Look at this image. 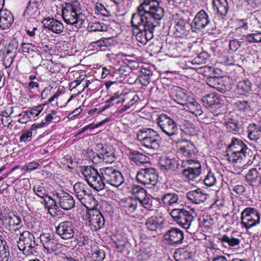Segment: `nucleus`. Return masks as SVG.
I'll return each mask as SVG.
<instances>
[{
	"label": "nucleus",
	"mask_w": 261,
	"mask_h": 261,
	"mask_svg": "<svg viewBox=\"0 0 261 261\" xmlns=\"http://www.w3.org/2000/svg\"><path fill=\"white\" fill-rule=\"evenodd\" d=\"M164 15V9L156 0H144L131 18L133 32L137 40L143 45L153 37L156 27Z\"/></svg>",
	"instance_id": "f257e3e1"
},
{
	"label": "nucleus",
	"mask_w": 261,
	"mask_h": 261,
	"mask_svg": "<svg viewBox=\"0 0 261 261\" xmlns=\"http://www.w3.org/2000/svg\"><path fill=\"white\" fill-rule=\"evenodd\" d=\"M62 16L65 22L77 29L82 27L86 19L77 0H69L62 5Z\"/></svg>",
	"instance_id": "f03ea898"
},
{
	"label": "nucleus",
	"mask_w": 261,
	"mask_h": 261,
	"mask_svg": "<svg viewBox=\"0 0 261 261\" xmlns=\"http://www.w3.org/2000/svg\"><path fill=\"white\" fill-rule=\"evenodd\" d=\"M136 137L141 146L152 153L161 147L162 139L159 133L152 128L143 127L139 129Z\"/></svg>",
	"instance_id": "7ed1b4c3"
},
{
	"label": "nucleus",
	"mask_w": 261,
	"mask_h": 261,
	"mask_svg": "<svg viewBox=\"0 0 261 261\" xmlns=\"http://www.w3.org/2000/svg\"><path fill=\"white\" fill-rule=\"evenodd\" d=\"M170 214L178 225L186 229L189 232H193V223L196 216L193 208L189 207L174 208L171 211Z\"/></svg>",
	"instance_id": "20e7f679"
},
{
	"label": "nucleus",
	"mask_w": 261,
	"mask_h": 261,
	"mask_svg": "<svg viewBox=\"0 0 261 261\" xmlns=\"http://www.w3.org/2000/svg\"><path fill=\"white\" fill-rule=\"evenodd\" d=\"M81 174L88 184L94 190L99 191L105 188V180L97 169L91 166H85L81 168Z\"/></svg>",
	"instance_id": "39448f33"
},
{
	"label": "nucleus",
	"mask_w": 261,
	"mask_h": 261,
	"mask_svg": "<svg viewBox=\"0 0 261 261\" xmlns=\"http://www.w3.org/2000/svg\"><path fill=\"white\" fill-rule=\"evenodd\" d=\"M16 236H18V239L17 240V247L24 254H33L36 252L37 243L32 233L24 230L16 233Z\"/></svg>",
	"instance_id": "423d86ee"
},
{
	"label": "nucleus",
	"mask_w": 261,
	"mask_h": 261,
	"mask_svg": "<svg viewBox=\"0 0 261 261\" xmlns=\"http://www.w3.org/2000/svg\"><path fill=\"white\" fill-rule=\"evenodd\" d=\"M197 152L198 150L193 143L188 141L180 142L178 145V154L182 158L180 160L181 166L185 167L187 163H192L197 161L196 160Z\"/></svg>",
	"instance_id": "0eeeda50"
},
{
	"label": "nucleus",
	"mask_w": 261,
	"mask_h": 261,
	"mask_svg": "<svg viewBox=\"0 0 261 261\" xmlns=\"http://www.w3.org/2000/svg\"><path fill=\"white\" fill-rule=\"evenodd\" d=\"M156 122L162 132L170 138L178 134V126L175 121L166 114H162L156 119Z\"/></svg>",
	"instance_id": "6e6552de"
},
{
	"label": "nucleus",
	"mask_w": 261,
	"mask_h": 261,
	"mask_svg": "<svg viewBox=\"0 0 261 261\" xmlns=\"http://www.w3.org/2000/svg\"><path fill=\"white\" fill-rule=\"evenodd\" d=\"M105 183L118 187L124 182V177L121 173L113 167H105L99 169Z\"/></svg>",
	"instance_id": "1a4fd4ad"
},
{
	"label": "nucleus",
	"mask_w": 261,
	"mask_h": 261,
	"mask_svg": "<svg viewBox=\"0 0 261 261\" xmlns=\"http://www.w3.org/2000/svg\"><path fill=\"white\" fill-rule=\"evenodd\" d=\"M261 215L255 208L247 207L241 214L242 225L246 228L250 229L259 224L260 222Z\"/></svg>",
	"instance_id": "9d476101"
},
{
	"label": "nucleus",
	"mask_w": 261,
	"mask_h": 261,
	"mask_svg": "<svg viewBox=\"0 0 261 261\" xmlns=\"http://www.w3.org/2000/svg\"><path fill=\"white\" fill-rule=\"evenodd\" d=\"M137 181L142 185L150 188L151 186L156 185L158 180L157 171L153 168L141 169L136 175Z\"/></svg>",
	"instance_id": "9b49d317"
},
{
	"label": "nucleus",
	"mask_w": 261,
	"mask_h": 261,
	"mask_svg": "<svg viewBox=\"0 0 261 261\" xmlns=\"http://www.w3.org/2000/svg\"><path fill=\"white\" fill-rule=\"evenodd\" d=\"M54 197H56V202L58 208L60 207L64 210H69L72 208L75 204L73 197L68 193L63 190L55 191Z\"/></svg>",
	"instance_id": "f8f14e48"
},
{
	"label": "nucleus",
	"mask_w": 261,
	"mask_h": 261,
	"mask_svg": "<svg viewBox=\"0 0 261 261\" xmlns=\"http://www.w3.org/2000/svg\"><path fill=\"white\" fill-rule=\"evenodd\" d=\"M75 230L74 224L70 221H65L60 222L56 227L57 234L64 240L73 238Z\"/></svg>",
	"instance_id": "ddd939ff"
},
{
	"label": "nucleus",
	"mask_w": 261,
	"mask_h": 261,
	"mask_svg": "<svg viewBox=\"0 0 261 261\" xmlns=\"http://www.w3.org/2000/svg\"><path fill=\"white\" fill-rule=\"evenodd\" d=\"M208 14L204 10L198 12L191 24V29L194 32H199L206 27L210 23Z\"/></svg>",
	"instance_id": "4468645a"
},
{
	"label": "nucleus",
	"mask_w": 261,
	"mask_h": 261,
	"mask_svg": "<svg viewBox=\"0 0 261 261\" xmlns=\"http://www.w3.org/2000/svg\"><path fill=\"white\" fill-rule=\"evenodd\" d=\"M164 240L170 245H175L182 243L184 232L178 228H171L164 234Z\"/></svg>",
	"instance_id": "2eb2a0df"
},
{
	"label": "nucleus",
	"mask_w": 261,
	"mask_h": 261,
	"mask_svg": "<svg viewBox=\"0 0 261 261\" xmlns=\"http://www.w3.org/2000/svg\"><path fill=\"white\" fill-rule=\"evenodd\" d=\"M40 242L47 253L51 254L56 252L60 244L54 239V234L42 233L40 235Z\"/></svg>",
	"instance_id": "dca6fc26"
},
{
	"label": "nucleus",
	"mask_w": 261,
	"mask_h": 261,
	"mask_svg": "<svg viewBox=\"0 0 261 261\" xmlns=\"http://www.w3.org/2000/svg\"><path fill=\"white\" fill-rule=\"evenodd\" d=\"M182 174L184 177L189 180H194L198 177L201 173V165L198 161L187 163Z\"/></svg>",
	"instance_id": "f3484780"
},
{
	"label": "nucleus",
	"mask_w": 261,
	"mask_h": 261,
	"mask_svg": "<svg viewBox=\"0 0 261 261\" xmlns=\"http://www.w3.org/2000/svg\"><path fill=\"white\" fill-rule=\"evenodd\" d=\"M89 225L94 230L102 228L105 225V218L101 213L96 210H91L88 213Z\"/></svg>",
	"instance_id": "a211bd4d"
},
{
	"label": "nucleus",
	"mask_w": 261,
	"mask_h": 261,
	"mask_svg": "<svg viewBox=\"0 0 261 261\" xmlns=\"http://www.w3.org/2000/svg\"><path fill=\"white\" fill-rule=\"evenodd\" d=\"M170 97L177 103L184 107L191 98L185 89L178 87L171 91Z\"/></svg>",
	"instance_id": "6ab92c4d"
},
{
	"label": "nucleus",
	"mask_w": 261,
	"mask_h": 261,
	"mask_svg": "<svg viewBox=\"0 0 261 261\" xmlns=\"http://www.w3.org/2000/svg\"><path fill=\"white\" fill-rule=\"evenodd\" d=\"M73 189L76 197L81 204L87 207L86 199L91 198L92 196L87 191L86 185L81 182H76L73 186Z\"/></svg>",
	"instance_id": "aec40b11"
},
{
	"label": "nucleus",
	"mask_w": 261,
	"mask_h": 261,
	"mask_svg": "<svg viewBox=\"0 0 261 261\" xmlns=\"http://www.w3.org/2000/svg\"><path fill=\"white\" fill-rule=\"evenodd\" d=\"M120 205L123 211L127 215H130L137 211L138 208V202L136 198L128 197L121 200Z\"/></svg>",
	"instance_id": "412c9836"
},
{
	"label": "nucleus",
	"mask_w": 261,
	"mask_h": 261,
	"mask_svg": "<svg viewBox=\"0 0 261 261\" xmlns=\"http://www.w3.org/2000/svg\"><path fill=\"white\" fill-rule=\"evenodd\" d=\"M178 159L164 157L160 161V165L162 169L166 171H176L180 168H182Z\"/></svg>",
	"instance_id": "4be33fe9"
},
{
	"label": "nucleus",
	"mask_w": 261,
	"mask_h": 261,
	"mask_svg": "<svg viewBox=\"0 0 261 261\" xmlns=\"http://www.w3.org/2000/svg\"><path fill=\"white\" fill-rule=\"evenodd\" d=\"M186 197L191 202L199 204L206 199L207 194L201 189H197L187 192Z\"/></svg>",
	"instance_id": "5701e85b"
},
{
	"label": "nucleus",
	"mask_w": 261,
	"mask_h": 261,
	"mask_svg": "<svg viewBox=\"0 0 261 261\" xmlns=\"http://www.w3.org/2000/svg\"><path fill=\"white\" fill-rule=\"evenodd\" d=\"M247 182L252 186H258L261 184V169L252 168L245 176Z\"/></svg>",
	"instance_id": "b1692460"
},
{
	"label": "nucleus",
	"mask_w": 261,
	"mask_h": 261,
	"mask_svg": "<svg viewBox=\"0 0 261 261\" xmlns=\"http://www.w3.org/2000/svg\"><path fill=\"white\" fill-rule=\"evenodd\" d=\"M44 25L49 31L56 34H60L63 31V23L54 18H46L44 20Z\"/></svg>",
	"instance_id": "393cba45"
},
{
	"label": "nucleus",
	"mask_w": 261,
	"mask_h": 261,
	"mask_svg": "<svg viewBox=\"0 0 261 261\" xmlns=\"http://www.w3.org/2000/svg\"><path fill=\"white\" fill-rule=\"evenodd\" d=\"M252 91L251 83L248 80L239 81L236 86V88L233 91V95L237 97H239L246 93Z\"/></svg>",
	"instance_id": "a878e982"
},
{
	"label": "nucleus",
	"mask_w": 261,
	"mask_h": 261,
	"mask_svg": "<svg viewBox=\"0 0 261 261\" xmlns=\"http://www.w3.org/2000/svg\"><path fill=\"white\" fill-rule=\"evenodd\" d=\"M207 84L210 86L221 93H225L231 88L230 84L224 85L223 80L217 77L210 78L207 81Z\"/></svg>",
	"instance_id": "bb28decb"
},
{
	"label": "nucleus",
	"mask_w": 261,
	"mask_h": 261,
	"mask_svg": "<svg viewBox=\"0 0 261 261\" xmlns=\"http://www.w3.org/2000/svg\"><path fill=\"white\" fill-rule=\"evenodd\" d=\"M165 206H174L179 203V196L175 192L166 193L161 198Z\"/></svg>",
	"instance_id": "cd10ccee"
},
{
	"label": "nucleus",
	"mask_w": 261,
	"mask_h": 261,
	"mask_svg": "<svg viewBox=\"0 0 261 261\" xmlns=\"http://www.w3.org/2000/svg\"><path fill=\"white\" fill-rule=\"evenodd\" d=\"M127 155L130 160L138 165H143L148 162V158L138 151L129 149L127 150Z\"/></svg>",
	"instance_id": "c85d7f7f"
},
{
	"label": "nucleus",
	"mask_w": 261,
	"mask_h": 261,
	"mask_svg": "<svg viewBox=\"0 0 261 261\" xmlns=\"http://www.w3.org/2000/svg\"><path fill=\"white\" fill-rule=\"evenodd\" d=\"M14 18L11 12L5 9L1 11L0 27L3 30L9 29L13 22Z\"/></svg>",
	"instance_id": "c756f323"
},
{
	"label": "nucleus",
	"mask_w": 261,
	"mask_h": 261,
	"mask_svg": "<svg viewBox=\"0 0 261 261\" xmlns=\"http://www.w3.org/2000/svg\"><path fill=\"white\" fill-rule=\"evenodd\" d=\"M8 224V228L10 230H12L16 233L20 232L21 227H22V223L21 218L16 215H9Z\"/></svg>",
	"instance_id": "7c9ffc66"
},
{
	"label": "nucleus",
	"mask_w": 261,
	"mask_h": 261,
	"mask_svg": "<svg viewBox=\"0 0 261 261\" xmlns=\"http://www.w3.org/2000/svg\"><path fill=\"white\" fill-rule=\"evenodd\" d=\"M184 109L196 116H200L203 113L201 106L192 97L185 105Z\"/></svg>",
	"instance_id": "2f4dec72"
},
{
	"label": "nucleus",
	"mask_w": 261,
	"mask_h": 261,
	"mask_svg": "<svg viewBox=\"0 0 261 261\" xmlns=\"http://www.w3.org/2000/svg\"><path fill=\"white\" fill-rule=\"evenodd\" d=\"M213 6L221 16H225L227 14L229 7L226 0H213Z\"/></svg>",
	"instance_id": "473e14b6"
},
{
	"label": "nucleus",
	"mask_w": 261,
	"mask_h": 261,
	"mask_svg": "<svg viewBox=\"0 0 261 261\" xmlns=\"http://www.w3.org/2000/svg\"><path fill=\"white\" fill-rule=\"evenodd\" d=\"M202 101L206 107L213 108L215 106L221 104V99L214 93L207 94L202 98Z\"/></svg>",
	"instance_id": "72a5a7b5"
},
{
	"label": "nucleus",
	"mask_w": 261,
	"mask_h": 261,
	"mask_svg": "<svg viewBox=\"0 0 261 261\" xmlns=\"http://www.w3.org/2000/svg\"><path fill=\"white\" fill-rule=\"evenodd\" d=\"M98 158L103 163L110 164L114 162L115 154L110 148L102 149V151L98 154Z\"/></svg>",
	"instance_id": "f704fd0d"
},
{
	"label": "nucleus",
	"mask_w": 261,
	"mask_h": 261,
	"mask_svg": "<svg viewBox=\"0 0 261 261\" xmlns=\"http://www.w3.org/2000/svg\"><path fill=\"white\" fill-rule=\"evenodd\" d=\"M250 150L247 146L243 142L238 139L232 138L231 143L228 146L227 152L234 151Z\"/></svg>",
	"instance_id": "c9c22d12"
},
{
	"label": "nucleus",
	"mask_w": 261,
	"mask_h": 261,
	"mask_svg": "<svg viewBox=\"0 0 261 261\" xmlns=\"http://www.w3.org/2000/svg\"><path fill=\"white\" fill-rule=\"evenodd\" d=\"M248 137L250 140L256 141L261 137L260 126L252 123L247 128Z\"/></svg>",
	"instance_id": "e433bc0d"
},
{
	"label": "nucleus",
	"mask_w": 261,
	"mask_h": 261,
	"mask_svg": "<svg viewBox=\"0 0 261 261\" xmlns=\"http://www.w3.org/2000/svg\"><path fill=\"white\" fill-rule=\"evenodd\" d=\"M220 242L225 247H236L240 245L241 240L233 237L232 235H223L219 239Z\"/></svg>",
	"instance_id": "4c0bfd02"
},
{
	"label": "nucleus",
	"mask_w": 261,
	"mask_h": 261,
	"mask_svg": "<svg viewBox=\"0 0 261 261\" xmlns=\"http://www.w3.org/2000/svg\"><path fill=\"white\" fill-rule=\"evenodd\" d=\"M162 222H159L158 218L155 216H151L147 219L145 226L150 231H161Z\"/></svg>",
	"instance_id": "58836bf2"
},
{
	"label": "nucleus",
	"mask_w": 261,
	"mask_h": 261,
	"mask_svg": "<svg viewBox=\"0 0 261 261\" xmlns=\"http://www.w3.org/2000/svg\"><path fill=\"white\" fill-rule=\"evenodd\" d=\"M10 256L9 247L3 237H0V261H8Z\"/></svg>",
	"instance_id": "ea45409f"
},
{
	"label": "nucleus",
	"mask_w": 261,
	"mask_h": 261,
	"mask_svg": "<svg viewBox=\"0 0 261 261\" xmlns=\"http://www.w3.org/2000/svg\"><path fill=\"white\" fill-rule=\"evenodd\" d=\"M191 257L190 252L184 248L176 249L173 254V257L176 261H185Z\"/></svg>",
	"instance_id": "a19ab883"
},
{
	"label": "nucleus",
	"mask_w": 261,
	"mask_h": 261,
	"mask_svg": "<svg viewBox=\"0 0 261 261\" xmlns=\"http://www.w3.org/2000/svg\"><path fill=\"white\" fill-rule=\"evenodd\" d=\"M125 99H129V101L119 111V113H122L130 109L132 106L139 100V97L138 95L135 93H129L126 94Z\"/></svg>",
	"instance_id": "79ce46f5"
},
{
	"label": "nucleus",
	"mask_w": 261,
	"mask_h": 261,
	"mask_svg": "<svg viewBox=\"0 0 261 261\" xmlns=\"http://www.w3.org/2000/svg\"><path fill=\"white\" fill-rule=\"evenodd\" d=\"M247 150L227 152L228 159L232 163L240 162L246 156Z\"/></svg>",
	"instance_id": "37998d69"
},
{
	"label": "nucleus",
	"mask_w": 261,
	"mask_h": 261,
	"mask_svg": "<svg viewBox=\"0 0 261 261\" xmlns=\"http://www.w3.org/2000/svg\"><path fill=\"white\" fill-rule=\"evenodd\" d=\"M187 32L185 21L182 20L178 21L174 26V34L175 36L177 37H182L187 35Z\"/></svg>",
	"instance_id": "c03bdc74"
},
{
	"label": "nucleus",
	"mask_w": 261,
	"mask_h": 261,
	"mask_svg": "<svg viewBox=\"0 0 261 261\" xmlns=\"http://www.w3.org/2000/svg\"><path fill=\"white\" fill-rule=\"evenodd\" d=\"M39 4L34 3L32 4V0H30L29 3L24 12V15L26 16L28 15L31 17H35L39 14V10L38 9Z\"/></svg>",
	"instance_id": "a18cd8bd"
},
{
	"label": "nucleus",
	"mask_w": 261,
	"mask_h": 261,
	"mask_svg": "<svg viewBox=\"0 0 261 261\" xmlns=\"http://www.w3.org/2000/svg\"><path fill=\"white\" fill-rule=\"evenodd\" d=\"M141 195H139V198L138 199V202L146 208H149L152 205V200L150 198V195L147 193L146 191L143 193H142Z\"/></svg>",
	"instance_id": "49530a36"
},
{
	"label": "nucleus",
	"mask_w": 261,
	"mask_h": 261,
	"mask_svg": "<svg viewBox=\"0 0 261 261\" xmlns=\"http://www.w3.org/2000/svg\"><path fill=\"white\" fill-rule=\"evenodd\" d=\"M241 39H243L247 43H257L261 42V32H256L244 35Z\"/></svg>",
	"instance_id": "de8ad7c7"
},
{
	"label": "nucleus",
	"mask_w": 261,
	"mask_h": 261,
	"mask_svg": "<svg viewBox=\"0 0 261 261\" xmlns=\"http://www.w3.org/2000/svg\"><path fill=\"white\" fill-rule=\"evenodd\" d=\"M44 204L45 208L49 211L50 209L57 210L58 205L56 202V197L53 198L49 195L46 196L43 199Z\"/></svg>",
	"instance_id": "09e8293b"
},
{
	"label": "nucleus",
	"mask_w": 261,
	"mask_h": 261,
	"mask_svg": "<svg viewBox=\"0 0 261 261\" xmlns=\"http://www.w3.org/2000/svg\"><path fill=\"white\" fill-rule=\"evenodd\" d=\"M88 28L91 32H103L107 30V25L99 21L90 22Z\"/></svg>",
	"instance_id": "8fccbe9b"
},
{
	"label": "nucleus",
	"mask_w": 261,
	"mask_h": 261,
	"mask_svg": "<svg viewBox=\"0 0 261 261\" xmlns=\"http://www.w3.org/2000/svg\"><path fill=\"white\" fill-rule=\"evenodd\" d=\"M225 126L228 131L233 133H239L240 129V125L235 119H230L226 122Z\"/></svg>",
	"instance_id": "3c124183"
},
{
	"label": "nucleus",
	"mask_w": 261,
	"mask_h": 261,
	"mask_svg": "<svg viewBox=\"0 0 261 261\" xmlns=\"http://www.w3.org/2000/svg\"><path fill=\"white\" fill-rule=\"evenodd\" d=\"M45 105V103L40 104L37 106H34L30 109V110H28L32 119H34L35 120L36 118L39 116Z\"/></svg>",
	"instance_id": "603ef678"
},
{
	"label": "nucleus",
	"mask_w": 261,
	"mask_h": 261,
	"mask_svg": "<svg viewBox=\"0 0 261 261\" xmlns=\"http://www.w3.org/2000/svg\"><path fill=\"white\" fill-rule=\"evenodd\" d=\"M33 191L37 196L41 199H43L48 195L47 190L43 187L42 184L34 186Z\"/></svg>",
	"instance_id": "864d4df0"
},
{
	"label": "nucleus",
	"mask_w": 261,
	"mask_h": 261,
	"mask_svg": "<svg viewBox=\"0 0 261 261\" xmlns=\"http://www.w3.org/2000/svg\"><path fill=\"white\" fill-rule=\"evenodd\" d=\"M203 181L204 185L207 187L214 186L217 181L215 174L211 171H209L205 176Z\"/></svg>",
	"instance_id": "5fc2aeb1"
},
{
	"label": "nucleus",
	"mask_w": 261,
	"mask_h": 261,
	"mask_svg": "<svg viewBox=\"0 0 261 261\" xmlns=\"http://www.w3.org/2000/svg\"><path fill=\"white\" fill-rule=\"evenodd\" d=\"M207 57V54L206 52L201 53L192 60L191 63L193 65L204 64L206 63Z\"/></svg>",
	"instance_id": "6e6d98bb"
},
{
	"label": "nucleus",
	"mask_w": 261,
	"mask_h": 261,
	"mask_svg": "<svg viewBox=\"0 0 261 261\" xmlns=\"http://www.w3.org/2000/svg\"><path fill=\"white\" fill-rule=\"evenodd\" d=\"M33 130H25L22 132L19 138L20 142L28 143L30 142L33 137Z\"/></svg>",
	"instance_id": "4d7b16f0"
},
{
	"label": "nucleus",
	"mask_w": 261,
	"mask_h": 261,
	"mask_svg": "<svg viewBox=\"0 0 261 261\" xmlns=\"http://www.w3.org/2000/svg\"><path fill=\"white\" fill-rule=\"evenodd\" d=\"M236 108L238 109L239 111L246 112L247 111H249L250 109V106L249 103L247 101L243 100V101H236L234 103Z\"/></svg>",
	"instance_id": "13d9d810"
},
{
	"label": "nucleus",
	"mask_w": 261,
	"mask_h": 261,
	"mask_svg": "<svg viewBox=\"0 0 261 261\" xmlns=\"http://www.w3.org/2000/svg\"><path fill=\"white\" fill-rule=\"evenodd\" d=\"M117 248L121 251L123 250L128 245V242L126 238L118 236L115 242Z\"/></svg>",
	"instance_id": "bf43d9fd"
},
{
	"label": "nucleus",
	"mask_w": 261,
	"mask_h": 261,
	"mask_svg": "<svg viewBox=\"0 0 261 261\" xmlns=\"http://www.w3.org/2000/svg\"><path fill=\"white\" fill-rule=\"evenodd\" d=\"M18 116L20 117V118L18 120V121L20 123H26L32 120V118H31V116H30L28 111L22 112Z\"/></svg>",
	"instance_id": "052dcab7"
},
{
	"label": "nucleus",
	"mask_w": 261,
	"mask_h": 261,
	"mask_svg": "<svg viewBox=\"0 0 261 261\" xmlns=\"http://www.w3.org/2000/svg\"><path fill=\"white\" fill-rule=\"evenodd\" d=\"M92 257L95 261H103L106 257L105 252L101 249L96 250L92 253Z\"/></svg>",
	"instance_id": "680f3d73"
},
{
	"label": "nucleus",
	"mask_w": 261,
	"mask_h": 261,
	"mask_svg": "<svg viewBox=\"0 0 261 261\" xmlns=\"http://www.w3.org/2000/svg\"><path fill=\"white\" fill-rule=\"evenodd\" d=\"M9 215L0 214V228H8Z\"/></svg>",
	"instance_id": "e2e57ef3"
},
{
	"label": "nucleus",
	"mask_w": 261,
	"mask_h": 261,
	"mask_svg": "<svg viewBox=\"0 0 261 261\" xmlns=\"http://www.w3.org/2000/svg\"><path fill=\"white\" fill-rule=\"evenodd\" d=\"M132 193L135 195V198L137 200L139 198V195L144 193L146 190L139 186H134L132 189Z\"/></svg>",
	"instance_id": "0e129e2a"
},
{
	"label": "nucleus",
	"mask_w": 261,
	"mask_h": 261,
	"mask_svg": "<svg viewBox=\"0 0 261 261\" xmlns=\"http://www.w3.org/2000/svg\"><path fill=\"white\" fill-rule=\"evenodd\" d=\"M202 223L205 228H211L214 224V220L210 216H206L202 218Z\"/></svg>",
	"instance_id": "69168bd1"
},
{
	"label": "nucleus",
	"mask_w": 261,
	"mask_h": 261,
	"mask_svg": "<svg viewBox=\"0 0 261 261\" xmlns=\"http://www.w3.org/2000/svg\"><path fill=\"white\" fill-rule=\"evenodd\" d=\"M241 42L237 39H233L229 41V45L230 50L232 51H236L241 46Z\"/></svg>",
	"instance_id": "338daca9"
},
{
	"label": "nucleus",
	"mask_w": 261,
	"mask_h": 261,
	"mask_svg": "<svg viewBox=\"0 0 261 261\" xmlns=\"http://www.w3.org/2000/svg\"><path fill=\"white\" fill-rule=\"evenodd\" d=\"M233 191L239 195H245L246 188L242 185H237L234 186Z\"/></svg>",
	"instance_id": "774afa93"
}]
</instances>
